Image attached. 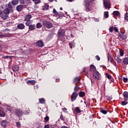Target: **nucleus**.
I'll use <instances>...</instances> for the list:
<instances>
[{"label":"nucleus","mask_w":128,"mask_h":128,"mask_svg":"<svg viewBox=\"0 0 128 128\" xmlns=\"http://www.w3.org/2000/svg\"><path fill=\"white\" fill-rule=\"evenodd\" d=\"M84 10L86 11V12H90V14H92L94 8V0H84Z\"/></svg>","instance_id":"nucleus-1"},{"label":"nucleus","mask_w":128,"mask_h":128,"mask_svg":"<svg viewBox=\"0 0 128 128\" xmlns=\"http://www.w3.org/2000/svg\"><path fill=\"white\" fill-rule=\"evenodd\" d=\"M58 40L62 42H66V30L64 29H60L57 34Z\"/></svg>","instance_id":"nucleus-2"},{"label":"nucleus","mask_w":128,"mask_h":128,"mask_svg":"<svg viewBox=\"0 0 128 128\" xmlns=\"http://www.w3.org/2000/svg\"><path fill=\"white\" fill-rule=\"evenodd\" d=\"M43 26L46 28H52V23L50 21L44 20L42 22Z\"/></svg>","instance_id":"nucleus-3"},{"label":"nucleus","mask_w":128,"mask_h":128,"mask_svg":"<svg viewBox=\"0 0 128 128\" xmlns=\"http://www.w3.org/2000/svg\"><path fill=\"white\" fill-rule=\"evenodd\" d=\"M92 74L95 80H100V78H102V75H100V74L98 71L94 72L92 73Z\"/></svg>","instance_id":"nucleus-4"},{"label":"nucleus","mask_w":128,"mask_h":128,"mask_svg":"<svg viewBox=\"0 0 128 128\" xmlns=\"http://www.w3.org/2000/svg\"><path fill=\"white\" fill-rule=\"evenodd\" d=\"M78 93L76 92H73L71 95V102H74V100H76L78 98Z\"/></svg>","instance_id":"nucleus-5"},{"label":"nucleus","mask_w":128,"mask_h":128,"mask_svg":"<svg viewBox=\"0 0 128 128\" xmlns=\"http://www.w3.org/2000/svg\"><path fill=\"white\" fill-rule=\"evenodd\" d=\"M26 6H28L22 5V4L18 5L16 7V10H17V12H22V10L24 8H26Z\"/></svg>","instance_id":"nucleus-6"},{"label":"nucleus","mask_w":128,"mask_h":128,"mask_svg":"<svg viewBox=\"0 0 128 128\" xmlns=\"http://www.w3.org/2000/svg\"><path fill=\"white\" fill-rule=\"evenodd\" d=\"M104 5L105 6V8H108L110 10V2L108 0H104Z\"/></svg>","instance_id":"nucleus-7"},{"label":"nucleus","mask_w":128,"mask_h":128,"mask_svg":"<svg viewBox=\"0 0 128 128\" xmlns=\"http://www.w3.org/2000/svg\"><path fill=\"white\" fill-rule=\"evenodd\" d=\"M119 36H120V38L122 40H126L128 38V34H124V33L122 32H120L118 33Z\"/></svg>","instance_id":"nucleus-8"},{"label":"nucleus","mask_w":128,"mask_h":128,"mask_svg":"<svg viewBox=\"0 0 128 128\" xmlns=\"http://www.w3.org/2000/svg\"><path fill=\"white\" fill-rule=\"evenodd\" d=\"M16 114L18 116L19 118H20L22 116V114L24 112H22V110L20 109H17L16 110Z\"/></svg>","instance_id":"nucleus-9"},{"label":"nucleus","mask_w":128,"mask_h":128,"mask_svg":"<svg viewBox=\"0 0 128 128\" xmlns=\"http://www.w3.org/2000/svg\"><path fill=\"white\" fill-rule=\"evenodd\" d=\"M36 46H38L39 48H42V46H44V42L42 40H39L36 42Z\"/></svg>","instance_id":"nucleus-10"},{"label":"nucleus","mask_w":128,"mask_h":128,"mask_svg":"<svg viewBox=\"0 0 128 128\" xmlns=\"http://www.w3.org/2000/svg\"><path fill=\"white\" fill-rule=\"evenodd\" d=\"M114 30L116 32H118V29L116 27H112V26L110 27L109 32H112Z\"/></svg>","instance_id":"nucleus-11"},{"label":"nucleus","mask_w":128,"mask_h":128,"mask_svg":"<svg viewBox=\"0 0 128 128\" xmlns=\"http://www.w3.org/2000/svg\"><path fill=\"white\" fill-rule=\"evenodd\" d=\"M0 16L2 20H6L8 18V16L6 14L4 15V12H2V10H0Z\"/></svg>","instance_id":"nucleus-12"},{"label":"nucleus","mask_w":128,"mask_h":128,"mask_svg":"<svg viewBox=\"0 0 128 128\" xmlns=\"http://www.w3.org/2000/svg\"><path fill=\"white\" fill-rule=\"evenodd\" d=\"M0 124L2 126L3 128H6V126L8 124V122H6V120H3L1 121Z\"/></svg>","instance_id":"nucleus-13"},{"label":"nucleus","mask_w":128,"mask_h":128,"mask_svg":"<svg viewBox=\"0 0 128 128\" xmlns=\"http://www.w3.org/2000/svg\"><path fill=\"white\" fill-rule=\"evenodd\" d=\"M90 72H96V66L92 64L90 65Z\"/></svg>","instance_id":"nucleus-14"},{"label":"nucleus","mask_w":128,"mask_h":128,"mask_svg":"<svg viewBox=\"0 0 128 128\" xmlns=\"http://www.w3.org/2000/svg\"><path fill=\"white\" fill-rule=\"evenodd\" d=\"M12 10L6 8L4 10V14L6 16V14H10V12H12Z\"/></svg>","instance_id":"nucleus-15"},{"label":"nucleus","mask_w":128,"mask_h":128,"mask_svg":"<svg viewBox=\"0 0 128 128\" xmlns=\"http://www.w3.org/2000/svg\"><path fill=\"white\" fill-rule=\"evenodd\" d=\"M17 28H18V30H24V28H26V26H24V24L20 23L18 25Z\"/></svg>","instance_id":"nucleus-16"},{"label":"nucleus","mask_w":128,"mask_h":128,"mask_svg":"<svg viewBox=\"0 0 128 128\" xmlns=\"http://www.w3.org/2000/svg\"><path fill=\"white\" fill-rule=\"evenodd\" d=\"M36 82L34 80H27L26 82V84H32V86H34V84H36Z\"/></svg>","instance_id":"nucleus-17"},{"label":"nucleus","mask_w":128,"mask_h":128,"mask_svg":"<svg viewBox=\"0 0 128 128\" xmlns=\"http://www.w3.org/2000/svg\"><path fill=\"white\" fill-rule=\"evenodd\" d=\"M123 96H124V100H128V92L126 91L124 92L123 93Z\"/></svg>","instance_id":"nucleus-18"},{"label":"nucleus","mask_w":128,"mask_h":128,"mask_svg":"<svg viewBox=\"0 0 128 128\" xmlns=\"http://www.w3.org/2000/svg\"><path fill=\"white\" fill-rule=\"evenodd\" d=\"M76 44V42H74V40H73L72 42H71L69 43V46L70 48H74V46Z\"/></svg>","instance_id":"nucleus-19"},{"label":"nucleus","mask_w":128,"mask_h":128,"mask_svg":"<svg viewBox=\"0 0 128 128\" xmlns=\"http://www.w3.org/2000/svg\"><path fill=\"white\" fill-rule=\"evenodd\" d=\"M30 18H32V15H30V14L26 15L25 17L24 21L28 22V20H30Z\"/></svg>","instance_id":"nucleus-20"},{"label":"nucleus","mask_w":128,"mask_h":128,"mask_svg":"<svg viewBox=\"0 0 128 128\" xmlns=\"http://www.w3.org/2000/svg\"><path fill=\"white\" fill-rule=\"evenodd\" d=\"M29 30H36V25L35 24H31L28 27Z\"/></svg>","instance_id":"nucleus-21"},{"label":"nucleus","mask_w":128,"mask_h":128,"mask_svg":"<svg viewBox=\"0 0 128 128\" xmlns=\"http://www.w3.org/2000/svg\"><path fill=\"white\" fill-rule=\"evenodd\" d=\"M12 70L13 72H18V70H20V68H18V66H14L12 68Z\"/></svg>","instance_id":"nucleus-22"},{"label":"nucleus","mask_w":128,"mask_h":128,"mask_svg":"<svg viewBox=\"0 0 128 128\" xmlns=\"http://www.w3.org/2000/svg\"><path fill=\"white\" fill-rule=\"evenodd\" d=\"M80 87H78V86L76 84H75V86L74 87V92H78V90H80Z\"/></svg>","instance_id":"nucleus-23"},{"label":"nucleus","mask_w":128,"mask_h":128,"mask_svg":"<svg viewBox=\"0 0 128 128\" xmlns=\"http://www.w3.org/2000/svg\"><path fill=\"white\" fill-rule=\"evenodd\" d=\"M100 112H102V114H108V110H106L102 108H100Z\"/></svg>","instance_id":"nucleus-24"},{"label":"nucleus","mask_w":128,"mask_h":128,"mask_svg":"<svg viewBox=\"0 0 128 128\" xmlns=\"http://www.w3.org/2000/svg\"><path fill=\"white\" fill-rule=\"evenodd\" d=\"M6 8L12 10V3L10 2H9L8 4H6Z\"/></svg>","instance_id":"nucleus-25"},{"label":"nucleus","mask_w":128,"mask_h":128,"mask_svg":"<svg viewBox=\"0 0 128 128\" xmlns=\"http://www.w3.org/2000/svg\"><path fill=\"white\" fill-rule=\"evenodd\" d=\"M0 116L4 118V116H6V112L2 110H0Z\"/></svg>","instance_id":"nucleus-26"},{"label":"nucleus","mask_w":128,"mask_h":128,"mask_svg":"<svg viewBox=\"0 0 128 128\" xmlns=\"http://www.w3.org/2000/svg\"><path fill=\"white\" fill-rule=\"evenodd\" d=\"M123 64H125V65L128 64V58H124Z\"/></svg>","instance_id":"nucleus-27"},{"label":"nucleus","mask_w":128,"mask_h":128,"mask_svg":"<svg viewBox=\"0 0 128 128\" xmlns=\"http://www.w3.org/2000/svg\"><path fill=\"white\" fill-rule=\"evenodd\" d=\"M120 14L119 11H114L113 12V16H118Z\"/></svg>","instance_id":"nucleus-28"},{"label":"nucleus","mask_w":128,"mask_h":128,"mask_svg":"<svg viewBox=\"0 0 128 128\" xmlns=\"http://www.w3.org/2000/svg\"><path fill=\"white\" fill-rule=\"evenodd\" d=\"M12 4L13 6H16L18 4V0H12Z\"/></svg>","instance_id":"nucleus-29"},{"label":"nucleus","mask_w":128,"mask_h":128,"mask_svg":"<svg viewBox=\"0 0 128 128\" xmlns=\"http://www.w3.org/2000/svg\"><path fill=\"white\" fill-rule=\"evenodd\" d=\"M78 96L80 98H84V96H86V94L84 92H80L79 93Z\"/></svg>","instance_id":"nucleus-30"},{"label":"nucleus","mask_w":128,"mask_h":128,"mask_svg":"<svg viewBox=\"0 0 128 128\" xmlns=\"http://www.w3.org/2000/svg\"><path fill=\"white\" fill-rule=\"evenodd\" d=\"M120 56L118 55L117 56V63L118 64H122V59H120Z\"/></svg>","instance_id":"nucleus-31"},{"label":"nucleus","mask_w":128,"mask_h":128,"mask_svg":"<svg viewBox=\"0 0 128 128\" xmlns=\"http://www.w3.org/2000/svg\"><path fill=\"white\" fill-rule=\"evenodd\" d=\"M60 14H62V12H57L56 14H55L57 18H60Z\"/></svg>","instance_id":"nucleus-32"},{"label":"nucleus","mask_w":128,"mask_h":128,"mask_svg":"<svg viewBox=\"0 0 128 128\" xmlns=\"http://www.w3.org/2000/svg\"><path fill=\"white\" fill-rule=\"evenodd\" d=\"M75 111L76 112H78V114H80V112H82L80 109V107H76L75 108Z\"/></svg>","instance_id":"nucleus-33"},{"label":"nucleus","mask_w":128,"mask_h":128,"mask_svg":"<svg viewBox=\"0 0 128 128\" xmlns=\"http://www.w3.org/2000/svg\"><path fill=\"white\" fill-rule=\"evenodd\" d=\"M36 27L37 28H40L42 27V23L38 22L36 25Z\"/></svg>","instance_id":"nucleus-34"},{"label":"nucleus","mask_w":128,"mask_h":128,"mask_svg":"<svg viewBox=\"0 0 128 128\" xmlns=\"http://www.w3.org/2000/svg\"><path fill=\"white\" fill-rule=\"evenodd\" d=\"M2 58H4V60H8V58L10 60H12V56H4L2 57Z\"/></svg>","instance_id":"nucleus-35"},{"label":"nucleus","mask_w":128,"mask_h":128,"mask_svg":"<svg viewBox=\"0 0 128 128\" xmlns=\"http://www.w3.org/2000/svg\"><path fill=\"white\" fill-rule=\"evenodd\" d=\"M108 12H104V18H108Z\"/></svg>","instance_id":"nucleus-36"},{"label":"nucleus","mask_w":128,"mask_h":128,"mask_svg":"<svg viewBox=\"0 0 128 128\" xmlns=\"http://www.w3.org/2000/svg\"><path fill=\"white\" fill-rule=\"evenodd\" d=\"M120 55H119V56H120V57L124 56V50H122V49H120Z\"/></svg>","instance_id":"nucleus-37"},{"label":"nucleus","mask_w":128,"mask_h":128,"mask_svg":"<svg viewBox=\"0 0 128 128\" xmlns=\"http://www.w3.org/2000/svg\"><path fill=\"white\" fill-rule=\"evenodd\" d=\"M34 2L35 4H40V0H32Z\"/></svg>","instance_id":"nucleus-38"},{"label":"nucleus","mask_w":128,"mask_h":128,"mask_svg":"<svg viewBox=\"0 0 128 128\" xmlns=\"http://www.w3.org/2000/svg\"><path fill=\"white\" fill-rule=\"evenodd\" d=\"M106 76H107V78L108 79V80H110L112 79V78L111 75L110 74H109L108 73H106Z\"/></svg>","instance_id":"nucleus-39"},{"label":"nucleus","mask_w":128,"mask_h":128,"mask_svg":"<svg viewBox=\"0 0 128 128\" xmlns=\"http://www.w3.org/2000/svg\"><path fill=\"white\" fill-rule=\"evenodd\" d=\"M30 112V110L28 108H26V109L24 110V114H28Z\"/></svg>","instance_id":"nucleus-40"},{"label":"nucleus","mask_w":128,"mask_h":128,"mask_svg":"<svg viewBox=\"0 0 128 128\" xmlns=\"http://www.w3.org/2000/svg\"><path fill=\"white\" fill-rule=\"evenodd\" d=\"M27 22H26V26H30L32 25V22H30V21L28 20V21H26Z\"/></svg>","instance_id":"nucleus-41"},{"label":"nucleus","mask_w":128,"mask_h":128,"mask_svg":"<svg viewBox=\"0 0 128 128\" xmlns=\"http://www.w3.org/2000/svg\"><path fill=\"white\" fill-rule=\"evenodd\" d=\"M39 102H40V104H44L46 101H45L44 99V98H42L39 100Z\"/></svg>","instance_id":"nucleus-42"},{"label":"nucleus","mask_w":128,"mask_h":128,"mask_svg":"<svg viewBox=\"0 0 128 128\" xmlns=\"http://www.w3.org/2000/svg\"><path fill=\"white\" fill-rule=\"evenodd\" d=\"M78 80H80V77H76L74 78V82H78Z\"/></svg>","instance_id":"nucleus-43"},{"label":"nucleus","mask_w":128,"mask_h":128,"mask_svg":"<svg viewBox=\"0 0 128 128\" xmlns=\"http://www.w3.org/2000/svg\"><path fill=\"white\" fill-rule=\"evenodd\" d=\"M126 100H124L122 102V106H126V104H128V102H126Z\"/></svg>","instance_id":"nucleus-44"},{"label":"nucleus","mask_w":128,"mask_h":128,"mask_svg":"<svg viewBox=\"0 0 128 128\" xmlns=\"http://www.w3.org/2000/svg\"><path fill=\"white\" fill-rule=\"evenodd\" d=\"M20 2V4H26V1L24 0H19Z\"/></svg>","instance_id":"nucleus-45"},{"label":"nucleus","mask_w":128,"mask_h":128,"mask_svg":"<svg viewBox=\"0 0 128 128\" xmlns=\"http://www.w3.org/2000/svg\"><path fill=\"white\" fill-rule=\"evenodd\" d=\"M44 120H45V122H48V120H50V117H48V116H46L44 118Z\"/></svg>","instance_id":"nucleus-46"},{"label":"nucleus","mask_w":128,"mask_h":128,"mask_svg":"<svg viewBox=\"0 0 128 128\" xmlns=\"http://www.w3.org/2000/svg\"><path fill=\"white\" fill-rule=\"evenodd\" d=\"M124 20H128V13L126 12L124 14Z\"/></svg>","instance_id":"nucleus-47"},{"label":"nucleus","mask_w":128,"mask_h":128,"mask_svg":"<svg viewBox=\"0 0 128 128\" xmlns=\"http://www.w3.org/2000/svg\"><path fill=\"white\" fill-rule=\"evenodd\" d=\"M60 118L61 120L64 122V115H62V114H60Z\"/></svg>","instance_id":"nucleus-48"},{"label":"nucleus","mask_w":128,"mask_h":128,"mask_svg":"<svg viewBox=\"0 0 128 128\" xmlns=\"http://www.w3.org/2000/svg\"><path fill=\"white\" fill-rule=\"evenodd\" d=\"M16 126L18 128H20V122H16Z\"/></svg>","instance_id":"nucleus-49"},{"label":"nucleus","mask_w":128,"mask_h":128,"mask_svg":"<svg viewBox=\"0 0 128 128\" xmlns=\"http://www.w3.org/2000/svg\"><path fill=\"white\" fill-rule=\"evenodd\" d=\"M44 8V10H48V8H50V6L48 4H45Z\"/></svg>","instance_id":"nucleus-50"},{"label":"nucleus","mask_w":128,"mask_h":128,"mask_svg":"<svg viewBox=\"0 0 128 128\" xmlns=\"http://www.w3.org/2000/svg\"><path fill=\"white\" fill-rule=\"evenodd\" d=\"M25 2L26 4H32V1L30 0H26Z\"/></svg>","instance_id":"nucleus-51"},{"label":"nucleus","mask_w":128,"mask_h":128,"mask_svg":"<svg viewBox=\"0 0 128 128\" xmlns=\"http://www.w3.org/2000/svg\"><path fill=\"white\" fill-rule=\"evenodd\" d=\"M62 110L64 112H68V109H66V108H62Z\"/></svg>","instance_id":"nucleus-52"},{"label":"nucleus","mask_w":128,"mask_h":128,"mask_svg":"<svg viewBox=\"0 0 128 128\" xmlns=\"http://www.w3.org/2000/svg\"><path fill=\"white\" fill-rule=\"evenodd\" d=\"M128 79L127 78H124L123 79L124 82H128Z\"/></svg>","instance_id":"nucleus-53"},{"label":"nucleus","mask_w":128,"mask_h":128,"mask_svg":"<svg viewBox=\"0 0 128 128\" xmlns=\"http://www.w3.org/2000/svg\"><path fill=\"white\" fill-rule=\"evenodd\" d=\"M96 60H100V58L99 56H96Z\"/></svg>","instance_id":"nucleus-54"},{"label":"nucleus","mask_w":128,"mask_h":128,"mask_svg":"<svg viewBox=\"0 0 128 128\" xmlns=\"http://www.w3.org/2000/svg\"><path fill=\"white\" fill-rule=\"evenodd\" d=\"M4 38V35L2 34V32H0V38Z\"/></svg>","instance_id":"nucleus-55"},{"label":"nucleus","mask_w":128,"mask_h":128,"mask_svg":"<svg viewBox=\"0 0 128 128\" xmlns=\"http://www.w3.org/2000/svg\"><path fill=\"white\" fill-rule=\"evenodd\" d=\"M108 60H109V62H112L113 60L111 56H109L108 58Z\"/></svg>","instance_id":"nucleus-56"},{"label":"nucleus","mask_w":128,"mask_h":128,"mask_svg":"<svg viewBox=\"0 0 128 128\" xmlns=\"http://www.w3.org/2000/svg\"><path fill=\"white\" fill-rule=\"evenodd\" d=\"M112 99V96H108L106 98L107 100H110Z\"/></svg>","instance_id":"nucleus-57"},{"label":"nucleus","mask_w":128,"mask_h":128,"mask_svg":"<svg viewBox=\"0 0 128 128\" xmlns=\"http://www.w3.org/2000/svg\"><path fill=\"white\" fill-rule=\"evenodd\" d=\"M52 12H53V14H56L58 12H56V10L54 8L53 10H52Z\"/></svg>","instance_id":"nucleus-58"},{"label":"nucleus","mask_w":128,"mask_h":128,"mask_svg":"<svg viewBox=\"0 0 128 128\" xmlns=\"http://www.w3.org/2000/svg\"><path fill=\"white\" fill-rule=\"evenodd\" d=\"M0 10H2V12H4V7L1 6L0 7Z\"/></svg>","instance_id":"nucleus-59"},{"label":"nucleus","mask_w":128,"mask_h":128,"mask_svg":"<svg viewBox=\"0 0 128 128\" xmlns=\"http://www.w3.org/2000/svg\"><path fill=\"white\" fill-rule=\"evenodd\" d=\"M50 124H46L44 126V128H50Z\"/></svg>","instance_id":"nucleus-60"},{"label":"nucleus","mask_w":128,"mask_h":128,"mask_svg":"<svg viewBox=\"0 0 128 128\" xmlns=\"http://www.w3.org/2000/svg\"><path fill=\"white\" fill-rule=\"evenodd\" d=\"M80 80H78V81H76L75 84H76L78 86V84H80Z\"/></svg>","instance_id":"nucleus-61"},{"label":"nucleus","mask_w":128,"mask_h":128,"mask_svg":"<svg viewBox=\"0 0 128 128\" xmlns=\"http://www.w3.org/2000/svg\"><path fill=\"white\" fill-rule=\"evenodd\" d=\"M60 82V78H56V82Z\"/></svg>","instance_id":"nucleus-62"},{"label":"nucleus","mask_w":128,"mask_h":128,"mask_svg":"<svg viewBox=\"0 0 128 128\" xmlns=\"http://www.w3.org/2000/svg\"><path fill=\"white\" fill-rule=\"evenodd\" d=\"M60 16H64V13H62V12H61V13H60Z\"/></svg>","instance_id":"nucleus-63"},{"label":"nucleus","mask_w":128,"mask_h":128,"mask_svg":"<svg viewBox=\"0 0 128 128\" xmlns=\"http://www.w3.org/2000/svg\"><path fill=\"white\" fill-rule=\"evenodd\" d=\"M61 128H69L68 127V126H62L61 127Z\"/></svg>","instance_id":"nucleus-64"}]
</instances>
